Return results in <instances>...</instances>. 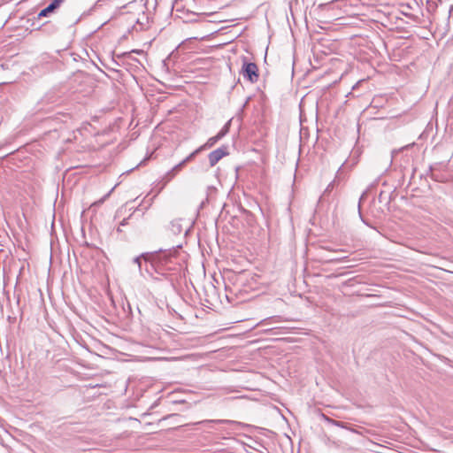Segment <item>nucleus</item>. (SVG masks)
Here are the masks:
<instances>
[{"instance_id": "1", "label": "nucleus", "mask_w": 453, "mask_h": 453, "mask_svg": "<svg viewBox=\"0 0 453 453\" xmlns=\"http://www.w3.org/2000/svg\"><path fill=\"white\" fill-rule=\"evenodd\" d=\"M175 253L176 250H172L142 253L144 261L149 263L145 268L146 273L155 280H160L155 274L168 279L171 272L179 270L180 264L176 260Z\"/></svg>"}, {"instance_id": "2", "label": "nucleus", "mask_w": 453, "mask_h": 453, "mask_svg": "<svg viewBox=\"0 0 453 453\" xmlns=\"http://www.w3.org/2000/svg\"><path fill=\"white\" fill-rule=\"evenodd\" d=\"M240 73L244 79L251 83H255L258 81L259 75L257 65L253 62H248L245 57L243 58V64Z\"/></svg>"}, {"instance_id": "3", "label": "nucleus", "mask_w": 453, "mask_h": 453, "mask_svg": "<svg viewBox=\"0 0 453 453\" xmlns=\"http://www.w3.org/2000/svg\"><path fill=\"white\" fill-rule=\"evenodd\" d=\"M229 154L227 146H221L208 155L210 165L214 166L221 158Z\"/></svg>"}, {"instance_id": "4", "label": "nucleus", "mask_w": 453, "mask_h": 453, "mask_svg": "<svg viewBox=\"0 0 453 453\" xmlns=\"http://www.w3.org/2000/svg\"><path fill=\"white\" fill-rule=\"evenodd\" d=\"M64 1L65 0H53L47 7L39 12L38 18L47 17L50 13L56 11Z\"/></svg>"}, {"instance_id": "5", "label": "nucleus", "mask_w": 453, "mask_h": 453, "mask_svg": "<svg viewBox=\"0 0 453 453\" xmlns=\"http://www.w3.org/2000/svg\"><path fill=\"white\" fill-rule=\"evenodd\" d=\"M342 167H343V165L338 169L334 179L327 185L326 188L324 191V194L330 193L334 188L335 186L340 184V182L343 179Z\"/></svg>"}, {"instance_id": "6", "label": "nucleus", "mask_w": 453, "mask_h": 453, "mask_svg": "<svg viewBox=\"0 0 453 453\" xmlns=\"http://www.w3.org/2000/svg\"><path fill=\"white\" fill-rule=\"evenodd\" d=\"M220 139L221 138L218 134H216L215 136L209 138L207 140V142L203 145H202L200 148H202V150H205V149H210L212 146H214V144L216 142H218Z\"/></svg>"}, {"instance_id": "7", "label": "nucleus", "mask_w": 453, "mask_h": 453, "mask_svg": "<svg viewBox=\"0 0 453 453\" xmlns=\"http://www.w3.org/2000/svg\"><path fill=\"white\" fill-rule=\"evenodd\" d=\"M171 231L174 234H179L182 232V226L178 220H173L171 222Z\"/></svg>"}, {"instance_id": "8", "label": "nucleus", "mask_w": 453, "mask_h": 453, "mask_svg": "<svg viewBox=\"0 0 453 453\" xmlns=\"http://www.w3.org/2000/svg\"><path fill=\"white\" fill-rule=\"evenodd\" d=\"M231 120H228L221 130L217 134L221 139L229 132Z\"/></svg>"}, {"instance_id": "9", "label": "nucleus", "mask_w": 453, "mask_h": 453, "mask_svg": "<svg viewBox=\"0 0 453 453\" xmlns=\"http://www.w3.org/2000/svg\"><path fill=\"white\" fill-rule=\"evenodd\" d=\"M200 151H202V148H198L196 149L195 151H193L192 153H190L186 158H184L183 160L186 161V164L188 163L189 161H191Z\"/></svg>"}, {"instance_id": "10", "label": "nucleus", "mask_w": 453, "mask_h": 453, "mask_svg": "<svg viewBox=\"0 0 453 453\" xmlns=\"http://www.w3.org/2000/svg\"><path fill=\"white\" fill-rule=\"evenodd\" d=\"M142 258H143V257H142V255L134 258V263L138 265L140 272H142V262H141Z\"/></svg>"}, {"instance_id": "11", "label": "nucleus", "mask_w": 453, "mask_h": 453, "mask_svg": "<svg viewBox=\"0 0 453 453\" xmlns=\"http://www.w3.org/2000/svg\"><path fill=\"white\" fill-rule=\"evenodd\" d=\"M176 173L175 172H172V169L165 174V179L166 180V181H169L171 180L174 176H175Z\"/></svg>"}, {"instance_id": "12", "label": "nucleus", "mask_w": 453, "mask_h": 453, "mask_svg": "<svg viewBox=\"0 0 453 453\" xmlns=\"http://www.w3.org/2000/svg\"><path fill=\"white\" fill-rule=\"evenodd\" d=\"M207 423V422H215V423H219V424H225V423H229L230 421L229 420H226V419H217V420H204L203 421L202 423Z\"/></svg>"}, {"instance_id": "13", "label": "nucleus", "mask_w": 453, "mask_h": 453, "mask_svg": "<svg viewBox=\"0 0 453 453\" xmlns=\"http://www.w3.org/2000/svg\"><path fill=\"white\" fill-rule=\"evenodd\" d=\"M343 259H344V257H338L337 256H334V257H331L327 261L333 262V263H337V262L342 261Z\"/></svg>"}, {"instance_id": "14", "label": "nucleus", "mask_w": 453, "mask_h": 453, "mask_svg": "<svg viewBox=\"0 0 453 453\" xmlns=\"http://www.w3.org/2000/svg\"><path fill=\"white\" fill-rule=\"evenodd\" d=\"M186 165V161L182 160L181 162H180L179 164L176 165V168H180V170H181V168Z\"/></svg>"}, {"instance_id": "15", "label": "nucleus", "mask_w": 453, "mask_h": 453, "mask_svg": "<svg viewBox=\"0 0 453 453\" xmlns=\"http://www.w3.org/2000/svg\"><path fill=\"white\" fill-rule=\"evenodd\" d=\"M142 2H143V5L145 7V9L148 11L149 10V7H148V1L149 0H141Z\"/></svg>"}, {"instance_id": "16", "label": "nucleus", "mask_w": 453, "mask_h": 453, "mask_svg": "<svg viewBox=\"0 0 453 453\" xmlns=\"http://www.w3.org/2000/svg\"><path fill=\"white\" fill-rule=\"evenodd\" d=\"M127 220L128 219H124L121 222H120V226H126L127 224Z\"/></svg>"}, {"instance_id": "17", "label": "nucleus", "mask_w": 453, "mask_h": 453, "mask_svg": "<svg viewBox=\"0 0 453 453\" xmlns=\"http://www.w3.org/2000/svg\"><path fill=\"white\" fill-rule=\"evenodd\" d=\"M270 319H265L262 320V321L260 322V324H262V325H267Z\"/></svg>"}, {"instance_id": "18", "label": "nucleus", "mask_w": 453, "mask_h": 453, "mask_svg": "<svg viewBox=\"0 0 453 453\" xmlns=\"http://www.w3.org/2000/svg\"><path fill=\"white\" fill-rule=\"evenodd\" d=\"M180 171V168H176V165L172 168V172H175L176 173Z\"/></svg>"}, {"instance_id": "19", "label": "nucleus", "mask_w": 453, "mask_h": 453, "mask_svg": "<svg viewBox=\"0 0 453 453\" xmlns=\"http://www.w3.org/2000/svg\"><path fill=\"white\" fill-rule=\"evenodd\" d=\"M452 10H453V6L450 7L449 14L451 13Z\"/></svg>"}, {"instance_id": "20", "label": "nucleus", "mask_w": 453, "mask_h": 453, "mask_svg": "<svg viewBox=\"0 0 453 453\" xmlns=\"http://www.w3.org/2000/svg\"><path fill=\"white\" fill-rule=\"evenodd\" d=\"M120 226H121L119 225V226L118 227V231H119V232H120V231H121Z\"/></svg>"}]
</instances>
